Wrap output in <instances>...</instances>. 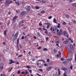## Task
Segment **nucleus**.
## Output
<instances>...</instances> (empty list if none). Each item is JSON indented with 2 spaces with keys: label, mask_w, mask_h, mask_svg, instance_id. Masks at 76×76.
Segmentation results:
<instances>
[{
  "label": "nucleus",
  "mask_w": 76,
  "mask_h": 76,
  "mask_svg": "<svg viewBox=\"0 0 76 76\" xmlns=\"http://www.w3.org/2000/svg\"><path fill=\"white\" fill-rule=\"evenodd\" d=\"M51 69H52V67L51 66H49L48 68H47V70H48V71H49V70H51Z\"/></svg>",
  "instance_id": "nucleus-12"
},
{
  "label": "nucleus",
  "mask_w": 76,
  "mask_h": 76,
  "mask_svg": "<svg viewBox=\"0 0 76 76\" xmlns=\"http://www.w3.org/2000/svg\"><path fill=\"white\" fill-rule=\"evenodd\" d=\"M47 62H50V60L49 59H48L47 60Z\"/></svg>",
  "instance_id": "nucleus-54"
},
{
  "label": "nucleus",
  "mask_w": 76,
  "mask_h": 76,
  "mask_svg": "<svg viewBox=\"0 0 76 76\" xmlns=\"http://www.w3.org/2000/svg\"><path fill=\"white\" fill-rule=\"evenodd\" d=\"M9 61L10 62L9 63V64H12V63H15V61H13L12 60L10 59L9 60Z\"/></svg>",
  "instance_id": "nucleus-6"
},
{
  "label": "nucleus",
  "mask_w": 76,
  "mask_h": 76,
  "mask_svg": "<svg viewBox=\"0 0 76 76\" xmlns=\"http://www.w3.org/2000/svg\"><path fill=\"white\" fill-rule=\"evenodd\" d=\"M39 25H40V26H42V24L41 23H39Z\"/></svg>",
  "instance_id": "nucleus-63"
},
{
  "label": "nucleus",
  "mask_w": 76,
  "mask_h": 76,
  "mask_svg": "<svg viewBox=\"0 0 76 76\" xmlns=\"http://www.w3.org/2000/svg\"><path fill=\"white\" fill-rule=\"evenodd\" d=\"M63 31L61 30H60L59 33H58V35H62L63 34Z\"/></svg>",
  "instance_id": "nucleus-5"
},
{
  "label": "nucleus",
  "mask_w": 76,
  "mask_h": 76,
  "mask_svg": "<svg viewBox=\"0 0 76 76\" xmlns=\"http://www.w3.org/2000/svg\"><path fill=\"white\" fill-rule=\"evenodd\" d=\"M43 50L44 51H48V49H47L46 48H45L44 49H43Z\"/></svg>",
  "instance_id": "nucleus-21"
},
{
  "label": "nucleus",
  "mask_w": 76,
  "mask_h": 76,
  "mask_svg": "<svg viewBox=\"0 0 76 76\" xmlns=\"http://www.w3.org/2000/svg\"><path fill=\"white\" fill-rule=\"evenodd\" d=\"M62 42L64 44H67L68 43V41H67V40H66V41L63 42Z\"/></svg>",
  "instance_id": "nucleus-11"
},
{
  "label": "nucleus",
  "mask_w": 76,
  "mask_h": 76,
  "mask_svg": "<svg viewBox=\"0 0 76 76\" xmlns=\"http://www.w3.org/2000/svg\"><path fill=\"white\" fill-rule=\"evenodd\" d=\"M25 72L26 74H28V71H27V70H26L25 71Z\"/></svg>",
  "instance_id": "nucleus-51"
},
{
  "label": "nucleus",
  "mask_w": 76,
  "mask_h": 76,
  "mask_svg": "<svg viewBox=\"0 0 76 76\" xmlns=\"http://www.w3.org/2000/svg\"><path fill=\"white\" fill-rule=\"evenodd\" d=\"M22 55H19V56L18 57H21L22 56Z\"/></svg>",
  "instance_id": "nucleus-45"
},
{
  "label": "nucleus",
  "mask_w": 76,
  "mask_h": 76,
  "mask_svg": "<svg viewBox=\"0 0 76 76\" xmlns=\"http://www.w3.org/2000/svg\"><path fill=\"white\" fill-rule=\"evenodd\" d=\"M39 62H37V66H39Z\"/></svg>",
  "instance_id": "nucleus-43"
},
{
  "label": "nucleus",
  "mask_w": 76,
  "mask_h": 76,
  "mask_svg": "<svg viewBox=\"0 0 76 76\" xmlns=\"http://www.w3.org/2000/svg\"><path fill=\"white\" fill-rule=\"evenodd\" d=\"M62 25H66V23L65 22H63L62 23Z\"/></svg>",
  "instance_id": "nucleus-26"
},
{
  "label": "nucleus",
  "mask_w": 76,
  "mask_h": 76,
  "mask_svg": "<svg viewBox=\"0 0 76 76\" xmlns=\"http://www.w3.org/2000/svg\"><path fill=\"white\" fill-rule=\"evenodd\" d=\"M43 25H50L51 24L50 23H43Z\"/></svg>",
  "instance_id": "nucleus-23"
},
{
  "label": "nucleus",
  "mask_w": 76,
  "mask_h": 76,
  "mask_svg": "<svg viewBox=\"0 0 76 76\" xmlns=\"http://www.w3.org/2000/svg\"><path fill=\"white\" fill-rule=\"evenodd\" d=\"M39 30H40L41 31H42V28H41L39 27Z\"/></svg>",
  "instance_id": "nucleus-44"
},
{
  "label": "nucleus",
  "mask_w": 76,
  "mask_h": 76,
  "mask_svg": "<svg viewBox=\"0 0 76 76\" xmlns=\"http://www.w3.org/2000/svg\"><path fill=\"white\" fill-rule=\"evenodd\" d=\"M41 2H42V3H45V1H43V0H42Z\"/></svg>",
  "instance_id": "nucleus-32"
},
{
  "label": "nucleus",
  "mask_w": 76,
  "mask_h": 76,
  "mask_svg": "<svg viewBox=\"0 0 76 76\" xmlns=\"http://www.w3.org/2000/svg\"><path fill=\"white\" fill-rule=\"evenodd\" d=\"M18 18V16H15L14 17L13 19V20H15V19H16Z\"/></svg>",
  "instance_id": "nucleus-13"
},
{
  "label": "nucleus",
  "mask_w": 76,
  "mask_h": 76,
  "mask_svg": "<svg viewBox=\"0 0 76 76\" xmlns=\"http://www.w3.org/2000/svg\"><path fill=\"white\" fill-rule=\"evenodd\" d=\"M49 28H50V25H48L47 27V29H48Z\"/></svg>",
  "instance_id": "nucleus-47"
},
{
  "label": "nucleus",
  "mask_w": 76,
  "mask_h": 76,
  "mask_svg": "<svg viewBox=\"0 0 76 76\" xmlns=\"http://www.w3.org/2000/svg\"><path fill=\"white\" fill-rule=\"evenodd\" d=\"M24 23V20H21L19 23V25L20 26V25L21 24H22V23Z\"/></svg>",
  "instance_id": "nucleus-8"
},
{
  "label": "nucleus",
  "mask_w": 76,
  "mask_h": 76,
  "mask_svg": "<svg viewBox=\"0 0 76 76\" xmlns=\"http://www.w3.org/2000/svg\"><path fill=\"white\" fill-rule=\"evenodd\" d=\"M72 23H76V21L74 20H72Z\"/></svg>",
  "instance_id": "nucleus-27"
},
{
  "label": "nucleus",
  "mask_w": 76,
  "mask_h": 76,
  "mask_svg": "<svg viewBox=\"0 0 76 76\" xmlns=\"http://www.w3.org/2000/svg\"><path fill=\"white\" fill-rule=\"evenodd\" d=\"M37 34L38 37H41V34H40V33H39V32H38L37 33Z\"/></svg>",
  "instance_id": "nucleus-20"
},
{
  "label": "nucleus",
  "mask_w": 76,
  "mask_h": 76,
  "mask_svg": "<svg viewBox=\"0 0 76 76\" xmlns=\"http://www.w3.org/2000/svg\"><path fill=\"white\" fill-rule=\"evenodd\" d=\"M7 30H4V35H7Z\"/></svg>",
  "instance_id": "nucleus-14"
},
{
  "label": "nucleus",
  "mask_w": 76,
  "mask_h": 76,
  "mask_svg": "<svg viewBox=\"0 0 76 76\" xmlns=\"http://www.w3.org/2000/svg\"><path fill=\"white\" fill-rule=\"evenodd\" d=\"M54 52H55V53H57V50H56V49H54Z\"/></svg>",
  "instance_id": "nucleus-38"
},
{
  "label": "nucleus",
  "mask_w": 76,
  "mask_h": 76,
  "mask_svg": "<svg viewBox=\"0 0 76 76\" xmlns=\"http://www.w3.org/2000/svg\"><path fill=\"white\" fill-rule=\"evenodd\" d=\"M45 39H46V41H48V40L49 39V37H46Z\"/></svg>",
  "instance_id": "nucleus-30"
},
{
  "label": "nucleus",
  "mask_w": 76,
  "mask_h": 76,
  "mask_svg": "<svg viewBox=\"0 0 76 76\" xmlns=\"http://www.w3.org/2000/svg\"><path fill=\"white\" fill-rule=\"evenodd\" d=\"M48 65V64H44V66H47Z\"/></svg>",
  "instance_id": "nucleus-58"
},
{
  "label": "nucleus",
  "mask_w": 76,
  "mask_h": 76,
  "mask_svg": "<svg viewBox=\"0 0 76 76\" xmlns=\"http://www.w3.org/2000/svg\"><path fill=\"white\" fill-rule=\"evenodd\" d=\"M20 71L19 70L18 71V74H20Z\"/></svg>",
  "instance_id": "nucleus-53"
},
{
  "label": "nucleus",
  "mask_w": 76,
  "mask_h": 76,
  "mask_svg": "<svg viewBox=\"0 0 76 76\" xmlns=\"http://www.w3.org/2000/svg\"><path fill=\"white\" fill-rule=\"evenodd\" d=\"M15 3H16V4H18V5H19V4H20L19 3V2L15 1Z\"/></svg>",
  "instance_id": "nucleus-25"
},
{
  "label": "nucleus",
  "mask_w": 76,
  "mask_h": 76,
  "mask_svg": "<svg viewBox=\"0 0 76 76\" xmlns=\"http://www.w3.org/2000/svg\"><path fill=\"white\" fill-rule=\"evenodd\" d=\"M22 39H24V36H22V38H21Z\"/></svg>",
  "instance_id": "nucleus-57"
},
{
  "label": "nucleus",
  "mask_w": 76,
  "mask_h": 76,
  "mask_svg": "<svg viewBox=\"0 0 76 76\" xmlns=\"http://www.w3.org/2000/svg\"><path fill=\"white\" fill-rule=\"evenodd\" d=\"M20 26H22V27H23V26H24V25L23 24H22V25H20Z\"/></svg>",
  "instance_id": "nucleus-55"
},
{
  "label": "nucleus",
  "mask_w": 76,
  "mask_h": 76,
  "mask_svg": "<svg viewBox=\"0 0 76 76\" xmlns=\"http://www.w3.org/2000/svg\"><path fill=\"white\" fill-rule=\"evenodd\" d=\"M26 14V12L25 11H22L20 13L21 15L22 16H25Z\"/></svg>",
  "instance_id": "nucleus-4"
},
{
  "label": "nucleus",
  "mask_w": 76,
  "mask_h": 76,
  "mask_svg": "<svg viewBox=\"0 0 76 76\" xmlns=\"http://www.w3.org/2000/svg\"><path fill=\"white\" fill-rule=\"evenodd\" d=\"M11 14V12L10 11H9L8 12V15H10Z\"/></svg>",
  "instance_id": "nucleus-62"
},
{
  "label": "nucleus",
  "mask_w": 76,
  "mask_h": 76,
  "mask_svg": "<svg viewBox=\"0 0 76 76\" xmlns=\"http://www.w3.org/2000/svg\"><path fill=\"white\" fill-rule=\"evenodd\" d=\"M36 9H39V7H36Z\"/></svg>",
  "instance_id": "nucleus-36"
},
{
  "label": "nucleus",
  "mask_w": 76,
  "mask_h": 76,
  "mask_svg": "<svg viewBox=\"0 0 76 76\" xmlns=\"http://www.w3.org/2000/svg\"><path fill=\"white\" fill-rule=\"evenodd\" d=\"M0 68L1 70H3V66H0Z\"/></svg>",
  "instance_id": "nucleus-39"
},
{
  "label": "nucleus",
  "mask_w": 76,
  "mask_h": 76,
  "mask_svg": "<svg viewBox=\"0 0 76 76\" xmlns=\"http://www.w3.org/2000/svg\"><path fill=\"white\" fill-rule=\"evenodd\" d=\"M5 1H6L5 3V6H9L10 4L13 3L12 1H10V0H5Z\"/></svg>",
  "instance_id": "nucleus-1"
},
{
  "label": "nucleus",
  "mask_w": 76,
  "mask_h": 76,
  "mask_svg": "<svg viewBox=\"0 0 76 76\" xmlns=\"http://www.w3.org/2000/svg\"><path fill=\"white\" fill-rule=\"evenodd\" d=\"M13 68L12 67L11 69H10L9 70V71H8V72H10V71H11L12 70V69Z\"/></svg>",
  "instance_id": "nucleus-40"
},
{
  "label": "nucleus",
  "mask_w": 76,
  "mask_h": 76,
  "mask_svg": "<svg viewBox=\"0 0 76 76\" xmlns=\"http://www.w3.org/2000/svg\"><path fill=\"white\" fill-rule=\"evenodd\" d=\"M69 53L70 54H72V51H71V50H69Z\"/></svg>",
  "instance_id": "nucleus-34"
},
{
  "label": "nucleus",
  "mask_w": 76,
  "mask_h": 76,
  "mask_svg": "<svg viewBox=\"0 0 76 76\" xmlns=\"http://www.w3.org/2000/svg\"><path fill=\"white\" fill-rule=\"evenodd\" d=\"M61 69L63 70H64V71H66V68L64 67H62Z\"/></svg>",
  "instance_id": "nucleus-17"
},
{
  "label": "nucleus",
  "mask_w": 76,
  "mask_h": 76,
  "mask_svg": "<svg viewBox=\"0 0 76 76\" xmlns=\"http://www.w3.org/2000/svg\"><path fill=\"white\" fill-rule=\"evenodd\" d=\"M19 38H18L17 39V44L18 45V44H19Z\"/></svg>",
  "instance_id": "nucleus-22"
},
{
  "label": "nucleus",
  "mask_w": 76,
  "mask_h": 76,
  "mask_svg": "<svg viewBox=\"0 0 76 76\" xmlns=\"http://www.w3.org/2000/svg\"><path fill=\"white\" fill-rule=\"evenodd\" d=\"M43 61V63H45V61L43 60H38L37 61V62H38V61Z\"/></svg>",
  "instance_id": "nucleus-18"
},
{
  "label": "nucleus",
  "mask_w": 76,
  "mask_h": 76,
  "mask_svg": "<svg viewBox=\"0 0 76 76\" xmlns=\"http://www.w3.org/2000/svg\"><path fill=\"white\" fill-rule=\"evenodd\" d=\"M25 67L27 68L28 69H29V68L31 67V66H29V65H27L25 66Z\"/></svg>",
  "instance_id": "nucleus-24"
},
{
  "label": "nucleus",
  "mask_w": 76,
  "mask_h": 76,
  "mask_svg": "<svg viewBox=\"0 0 76 76\" xmlns=\"http://www.w3.org/2000/svg\"><path fill=\"white\" fill-rule=\"evenodd\" d=\"M38 70L40 71V72H42V69H39Z\"/></svg>",
  "instance_id": "nucleus-48"
},
{
  "label": "nucleus",
  "mask_w": 76,
  "mask_h": 76,
  "mask_svg": "<svg viewBox=\"0 0 76 76\" xmlns=\"http://www.w3.org/2000/svg\"><path fill=\"white\" fill-rule=\"evenodd\" d=\"M42 29L43 30H44V31H45V34H47V33H48V32H47V30H46V29H45L44 28H43Z\"/></svg>",
  "instance_id": "nucleus-16"
},
{
  "label": "nucleus",
  "mask_w": 76,
  "mask_h": 76,
  "mask_svg": "<svg viewBox=\"0 0 76 76\" xmlns=\"http://www.w3.org/2000/svg\"><path fill=\"white\" fill-rule=\"evenodd\" d=\"M2 24H3V23L2 22L0 23V25H2Z\"/></svg>",
  "instance_id": "nucleus-64"
},
{
  "label": "nucleus",
  "mask_w": 76,
  "mask_h": 76,
  "mask_svg": "<svg viewBox=\"0 0 76 76\" xmlns=\"http://www.w3.org/2000/svg\"><path fill=\"white\" fill-rule=\"evenodd\" d=\"M19 46L20 48H22V46L20 45H19Z\"/></svg>",
  "instance_id": "nucleus-49"
},
{
  "label": "nucleus",
  "mask_w": 76,
  "mask_h": 76,
  "mask_svg": "<svg viewBox=\"0 0 76 76\" xmlns=\"http://www.w3.org/2000/svg\"><path fill=\"white\" fill-rule=\"evenodd\" d=\"M52 18V16H50V17H49L48 18L49 19H51Z\"/></svg>",
  "instance_id": "nucleus-37"
},
{
  "label": "nucleus",
  "mask_w": 76,
  "mask_h": 76,
  "mask_svg": "<svg viewBox=\"0 0 76 76\" xmlns=\"http://www.w3.org/2000/svg\"><path fill=\"white\" fill-rule=\"evenodd\" d=\"M41 48V47H40L38 48V49L39 50H40Z\"/></svg>",
  "instance_id": "nucleus-59"
},
{
  "label": "nucleus",
  "mask_w": 76,
  "mask_h": 76,
  "mask_svg": "<svg viewBox=\"0 0 76 76\" xmlns=\"http://www.w3.org/2000/svg\"><path fill=\"white\" fill-rule=\"evenodd\" d=\"M21 73L22 74V75H23V74H24V73H25V72H21Z\"/></svg>",
  "instance_id": "nucleus-50"
},
{
  "label": "nucleus",
  "mask_w": 76,
  "mask_h": 76,
  "mask_svg": "<svg viewBox=\"0 0 76 76\" xmlns=\"http://www.w3.org/2000/svg\"><path fill=\"white\" fill-rule=\"evenodd\" d=\"M75 61L76 62V53H75Z\"/></svg>",
  "instance_id": "nucleus-35"
},
{
  "label": "nucleus",
  "mask_w": 76,
  "mask_h": 76,
  "mask_svg": "<svg viewBox=\"0 0 76 76\" xmlns=\"http://www.w3.org/2000/svg\"><path fill=\"white\" fill-rule=\"evenodd\" d=\"M28 71H29V72H30V73H32V70H29V69H28Z\"/></svg>",
  "instance_id": "nucleus-42"
},
{
  "label": "nucleus",
  "mask_w": 76,
  "mask_h": 76,
  "mask_svg": "<svg viewBox=\"0 0 76 76\" xmlns=\"http://www.w3.org/2000/svg\"><path fill=\"white\" fill-rule=\"evenodd\" d=\"M58 76H60L61 73H60V69H58Z\"/></svg>",
  "instance_id": "nucleus-9"
},
{
  "label": "nucleus",
  "mask_w": 76,
  "mask_h": 76,
  "mask_svg": "<svg viewBox=\"0 0 76 76\" xmlns=\"http://www.w3.org/2000/svg\"><path fill=\"white\" fill-rule=\"evenodd\" d=\"M16 63L17 64H19V62H17Z\"/></svg>",
  "instance_id": "nucleus-61"
},
{
  "label": "nucleus",
  "mask_w": 76,
  "mask_h": 76,
  "mask_svg": "<svg viewBox=\"0 0 76 76\" xmlns=\"http://www.w3.org/2000/svg\"><path fill=\"white\" fill-rule=\"evenodd\" d=\"M56 44H59V43H60V42H59V41H56Z\"/></svg>",
  "instance_id": "nucleus-41"
},
{
  "label": "nucleus",
  "mask_w": 76,
  "mask_h": 76,
  "mask_svg": "<svg viewBox=\"0 0 76 76\" xmlns=\"http://www.w3.org/2000/svg\"><path fill=\"white\" fill-rule=\"evenodd\" d=\"M35 59L33 58V59H32V61H35Z\"/></svg>",
  "instance_id": "nucleus-56"
},
{
  "label": "nucleus",
  "mask_w": 76,
  "mask_h": 76,
  "mask_svg": "<svg viewBox=\"0 0 76 76\" xmlns=\"http://www.w3.org/2000/svg\"><path fill=\"white\" fill-rule=\"evenodd\" d=\"M31 8V6H28L27 7V10L26 11V12H27L28 13V12H29V10H30V9Z\"/></svg>",
  "instance_id": "nucleus-7"
},
{
  "label": "nucleus",
  "mask_w": 76,
  "mask_h": 76,
  "mask_svg": "<svg viewBox=\"0 0 76 76\" xmlns=\"http://www.w3.org/2000/svg\"><path fill=\"white\" fill-rule=\"evenodd\" d=\"M18 34H19V31H18L14 36L13 38L12 39V40L13 41H15V40L16 39V38H17V37H18Z\"/></svg>",
  "instance_id": "nucleus-2"
},
{
  "label": "nucleus",
  "mask_w": 76,
  "mask_h": 76,
  "mask_svg": "<svg viewBox=\"0 0 76 76\" xmlns=\"http://www.w3.org/2000/svg\"><path fill=\"white\" fill-rule=\"evenodd\" d=\"M65 16H66V18H69V15L67 14H66L65 15Z\"/></svg>",
  "instance_id": "nucleus-33"
},
{
  "label": "nucleus",
  "mask_w": 76,
  "mask_h": 76,
  "mask_svg": "<svg viewBox=\"0 0 76 76\" xmlns=\"http://www.w3.org/2000/svg\"><path fill=\"white\" fill-rule=\"evenodd\" d=\"M62 63H63V64H64V65H65V66H66V64H67V61H64V62H62Z\"/></svg>",
  "instance_id": "nucleus-15"
},
{
  "label": "nucleus",
  "mask_w": 76,
  "mask_h": 76,
  "mask_svg": "<svg viewBox=\"0 0 76 76\" xmlns=\"http://www.w3.org/2000/svg\"><path fill=\"white\" fill-rule=\"evenodd\" d=\"M15 12H16V13H19V10H15Z\"/></svg>",
  "instance_id": "nucleus-31"
},
{
  "label": "nucleus",
  "mask_w": 76,
  "mask_h": 76,
  "mask_svg": "<svg viewBox=\"0 0 76 76\" xmlns=\"http://www.w3.org/2000/svg\"><path fill=\"white\" fill-rule=\"evenodd\" d=\"M53 22L55 23H56V18H54L53 19Z\"/></svg>",
  "instance_id": "nucleus-19"
},
{
  "label": "nucleus",
  "mask_w": 76,
  "mask_h": 76,
  "mask_svg": "<svg viewBox=\"0 0 76 76\" xmlns=\"http://www.w3.org/2000/svg\"><path fill=\"white\" fill-rule=\"evenodd\" d=\"M58 26H57V27H58V28H60V27L61 26L60 25V23H58Z\"/></svg>",
  "instance_id": "nucleus-28"
},
{
  "label": "nucleus",
  "mask_w": 76,
  "mask_h": 76,
  "mask_svg": "<svg viewBox=\"0 0 76 76\" xmlns=\"http://www.w3.org/2000/svg\"><path fill=\"white\" fill-rule=\"evenodd\" d=\"M61 60H62V61H63V60H64V58H61Z\"/></svg>",
  "instance_id": "nucleus-60"
},
{
  "label": "nucleus",
  "mask_w": 76,
  "mask_h": 76,
  "mask_svg": "<svg viewBox=\"0 0 76 76\" xmlns=\"http://www.w3.org/2000/svg\"><path fill=\"white\" fill-rule=\"evenodd\" d=\"M70 48H71L72 50H74V48H73V46L72 45H71L70 46Z\"/></svg>",
  "instance_id": "nucleus-10"
},
{
  "label": "nucleus",
  "mask_w": 76,
  "mask_h": 76,
  "mask_svg": "<svg viewBox=\"0 0 76 76\" xmlns=\"http://www.w3.org/2000/svg\"><path fill=\"white\" fill-rule=\"evenodd\" d=\"M56 45L58 47H60V46H59V45H58V44L56 43Z\"/></svg>",
  "instance_id": "nucleus-52"
},
{
  "label": "nucleus",
  "mask_w": 76,
  "mask_h": 76,
  "mask_svg": "<svg viewBox=\"0 0 76 76\" xmlns=\"http://www.w3.org/2000/svg\"><path fill=\"white\" fill-rule=\"evenodd\" d=\"M45 12L44 10H42L40 12L41 13H44Z\"/></svg>",
  "instance_id": "nucleus-29"
},
{
  "label": "nucleus",
  "mask_w": 76,
  "mask_h": 76,
  "mask_svg": "<svg viewBox=\"0 0 76 76\" xmlns=\"http://www.w3.org/2000/svg\"><path fill=\"white\" fill-rule=\"evenodd\" d=\"M72 65H71L70 66V69H71V70H72Z\"/></svg>",
  "instance_id": "nucleus-46"
},
{
  "label": "nucleus",
  "mask_w": 76,
  "mask_h": 76,
  "mask_svg": "<svg viewBox=\"0 0 76 76\" xmlns=\"http://www.w3.org/2000/svg\"><path fill=\"white\" fill-rule=\"evenodd\" d=\"M63 35L64 36H66L67 38H69V37L68 36L69 35V34H68V33H67L66 31H63Z\"/></svg>",
  "instance_id": "nucleus-3"
}]
</instances>
